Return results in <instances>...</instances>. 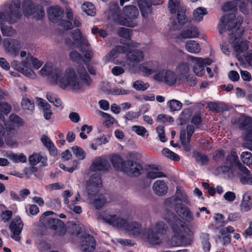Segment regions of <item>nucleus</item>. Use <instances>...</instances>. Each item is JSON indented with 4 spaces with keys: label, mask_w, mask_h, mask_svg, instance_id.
Returning <instances> with one entry per match:
<instances>
[{
    "label": "nucleus",
    "mask_w": 252,
    "mask_h": 252,
    "mask_svg": "<svg viewBox=\"0 0 252 252\" xmlns=\"http://www.w3.org/2000/svg\"><path fill=\"white\" fill-rule=\"evenodd\" d=\"M77 72L78 75L72 69L65 71L59 68L53 69L52 64L47 63L39 71V73L43 76L50 75V83L58 85L62 89L69 87L73 90H84L91 84V79L84 66H79Z\"/></svg>",
    "instance_id": "1"
},
{
    "label": "nucleus",
    "mask_w": 252,
    "mask_h": 252,
    "mask_svg": "<svg viewBox=\"0 0 252 252\" xmlns=\"http://www.w3.org/2000/svg\"><path fill=\"white\" fill-rule=\"evenodd\" d=\"M104 221L109 224L119 228L126 230L135 237L146 240L154 245L161 243V240L154 233L153 228L142 229L140 222L136 221L127 222V220L121 217L119 214H106L103 216Z\"/></svg>",
    "instance_id": "2"
},
{
    "label": "nucleus",
    "mask_w": 252,
    "mask_h": 252,
    "mask_svg": "<svg viewBox=\"0 0 252 252\" xmlns=\"http://www.w3.org/2000/svg\"><path fill=\"white\" fill-rule=\"evenodd\" d=\"M242 23L241 19L236 20L235 15L231 13L223 16L219 26V32L221 34L226 30L231 31L230 40L237 58L241 53L245 52L249 48V42L241 36L243 32V30L240 28Z\"/></svg>",
    "instance_id": "3"
},
{
    "label": "nucleus",
    "mask_w": 252,
    "mask_h": 252,
    "mask_svg": "<svg viewBox=\"0 0 252 252\" xmlns=\"http://www.w3.org/2000/svg\"><path fill=\"white\" fill-rule=\"evenodd\" d=\"M163 218L171 227L174 234L169 242L171 247L186 246L191 243L190 239L186 240L183 235L186 224L172 212L166 211L164 213Z\"/></svg>",
    "instance_id": "4"
},
{
    "label": "nucleus",
    "mask_w": 252,
    "mask_h": 252,
    "mask_svg": "<svg viewBox=\"0 0 252 252\" xmlns=\"http://www.w3.org/2000/svg\"><path fill=\"white\" fill-rule=\"evenodd\" d=\"M21 3L19 0L12 1L9 5L10 11L7 15L0 12V27L2 34L6 36L13 35L16 31L11 26L5 25L6 21L9 23H14L22 16L20 8Z\"/></svg>",
    "instance_id": "5"
},
{
    "label": "nucleus",
    "mask_w": 252,
    "mask_h": 252,
    "mask_svg": "<svg viewBox=\"0 0 252 252\" xmlns=\"http://www.w3.org/2000/svg\"><path fill=\"white\" fill-rule=\"evenodd\" d=\"M184 202L187 205H190V202L185 193L180 190H177L176 194L165 201L166 205L169 207H174L176 213L181 217L183 216L188 207L181 203Z\"/></svg>",
    "instance_id": "6"
},
{
    "label": "nucleus",
    "mask_w": 252,
    "mask_h": 252,
    "mask_svg": "<svg viewBox=\"0 0 252 252\" xmlns=\"http://www.w3.org/2000/svg\"><path fill=\"white\" fill-rule=\"evenodd\" d=\"M53 214L52 211H46L40 217V221L47 228H51L55 231V233L59 235H63L66 229L63 222L59 219L47 218Z\"/></svg>",
    "instance_id": "7"
},
{
    "label": "nucleus",
    "mask_w": 252,
    "mask_h": 252,
    "mask_svg": "<svg viewBox=\"0 0 252 252\" xmlns=\"http://www.w3.org/2000/svg\"><path fill=\"white\" fill-rule=\"evenodd\" d=\"M124 14L126 17L119 16L117 21L121 25L129 27H134L137 25L136 22L134 20L139 14L137 8L133 5H128L124 7Z\"/></svg>",
    "instance_id": "8"
},
{
    "label": "nucleus",
    "mask_w": 252,
    "mask_h": 252,
    "mask_svg": "<svg viewBox=\"0 0 252 252\" xmlns=\"http://www.w3.org/2000/svg\"><path fill=\"white\" fill-rule=\"evenodd\" d=\"M240 128L245 131L243 146L252 151V119L250 117L245 118L240 125Z\"/></svg>",
    "instance_id": "9"
},
{
    "label": "nucleus",
    "mask_w": 252,
    "mask_h": 252,
    "mask_svg": "<svg viewBox=\"0 0 252 252\" xmlns=\"http://www.w3.org/2000/svg\"><path fill=\"white\" fill-rule=\"evenodd\" d=\"M154 79L158 82H163L169 86L174 85L177 80L176 73L171 70H159L154 75Z\"/></svg>",
    "instance_id": "10"
},
{
    "label": "nucleus",
    "mask_w": 252,
    "mask_h": 252,
    "mask_svg": "<svg viewBox=\"0 0 252 252\" xmlns=\"http://www.w3.org/2000/svg\"><path fill=\"white\" fill-rule=\"evenodd\" d=\"M126 60L127 63H124L123 62H118L116 64H122L123 66H130L132 64H137L142 62L144 59V53L140 50H134L133 51H128L126 47Z\"/></svg>",
    "instance_id": "11"
},
{
    "label": "nucleus",
    "mask_w": 252,
    "mask_h": 252,
    "mask_svg": "<svg viewBox=\"0 0 252 252\" xmlns=\"http://www.w3.org/2000/svg\"><path fill=\"white\" fill-rule=\"evenodd\" d=\"M23 228V223L19 217H15L9 226L11 231V237L16 241L21 240L20 234Z\"/></svg>",
    "instance_id": "12"
},
{
    "label": "nucleus",
    "mask_w": 252,
    "mask_h": 252,
    "mask_svg": "<svg viewBox=\"0 0 252 252\" xmlns=\"http://www.w3.org/2000/svg\"><path fill=\"white\" fill-rule=\"evenodd\" d=\"M11 66L24 75L34 78L36 76L35 73L30 68H29V63L27 62L26 59L21 63L17 61H13L11 63Z\"/></svg>",
    "instance_id": "13"
},
{
    "label": "nucleus",
    "mask_w": 252,
    "mask_h": 252,
    "mask_svg": "<svg viewBox=\"0 0 252 252\" xmlns=\"http://www.w3.org/2000/svg\"><path fill=\"white\" fill-rule=\"evenodd\" d=\"M161 69V64L158 62H147L139 65L140 71L145 76H149L154 73H157Z\"/></svg>",
    "instance_id": "14"
},
{
    "label": "nucleus",
    "mask_w": 252,
    "mask_h": 252,
    "mask_svg": "<svg viewBox=\"0 0 252 252\" xmlns=\"http://www.w3.org/2000/svg\"><path fill=\"white\" fill-rule=\"evenodd\" d=\"M95 240L93 236L85 234L80 241V249L83 252H92L95 249Z\"/></svg>",
    "instance_id": "15"
},
{
    "label": "nucleus",
    "mask_w": 252,
    "mask_h": 252,
    "mask_svg": "<svg viewBox=\"0 0 252 252\" xmlns=\"http://www.w3.org/2000/svg\"><path fill=\"white\" fill-rule=\"evenodd\" d=\"M102 186L100 175L95 173L91 176L90 179V183L87 187L88 195L96 193L98 189Z\"/></svg>",
    "instance_id": "16"
},
{
    "label": "nucleus",
    "mask_w": 252,
    "mask_h": 252,
    "mask_svg": "<svg viewBox=\"0 0 252 252\" xmlns=\"http://www.w3.org/2000/svg\"><path fill=\"white\" fill-rule=\"evenodd\" d=\"M3 47L6 53L15 57L18 54L21 46L20 42L17 40L6 39L3 41Z\"/></svg>",
    "instance_id": "17"
},
{
    "label": "nucleus",
    "mask_w": 252,
    "mask_h": 252,
    "mask_svg": "<svg viewBox=\"0 0 252 252\" xmlns=\"http://www.w3.org/2000/svg\"><path fill=\"white\" fill-rule=\"evenodd\" d=\"M132 31L130 29L125 28H120L118 30L117 33L120 37L128 40L127 43H125L124 42L122 41H121V43L124 44H126L127 47H137L139 44L130 40L132 37Z\"/></svg>",
    "instance_id": "18"
},
{
    "label": "nucleus",
    "mask_w": 252,
    "mask_h": 252,
    "mask_svg": "<svg viewBox=\"0 0 252 252\" xmlns=\"http://www.w3.org/2000/svg\"><path fill=\"white\" fill-rule=\"evenodd\" d=\"M110 167V164L106 158L99 157L94 161L90 168L93 171H106Z\"/></svg>",
    "instance_id": "19"
},
{
    "label": "nucleus",
    "mask_w": 252,
    "mask_h": 252,
    "mask_svg": "<svg viewBox=\"0 0 252 252\" xmlns=\"http://www.w3.org/2000/svg\"><path fill=\"white\" fill-rule=\"evenodd\" d=\"M187 59L193 64V70L194 73L198 76H202L205 73L204 67L201 63V57L188 55Z\"/></svg>",
    "instance_id": "20"
},
{
    "label": "nucleus",
    "mask_w": 252,
    "mask_h": 252,
    "mask_svg": "<svg viewBox=\"0 0 252 252\" xmlns=\"http://www.w3.org/2000/svg\"><path fill=\"white\" fill-rule=\"evenodd\" d=\"M126 47L118 45L115 47L103 58L105 63H108L113 61L120 54L126 53Z\"/></svg>",
    "instance_id": "21"
},
{
    "label": "nucleus",
    "mask_w": 252,
    "mask_h": 252,
    "mask_svg": "<svg viewBox=\"0 0 252 252\" xmlns=\"http://www.w3.org/2000/svg\"><path fill=\"white\" fill-rule=\"evenodd\" d=\"M7 129V134L5 137L4 141L7 146L10 148H16L18 146L16 136L17 134V131L11 127Z\"/></svg>",
    "instance_id": "22"
},
{
    "label": "nucleus",
    "mask_w": 252,
    "mask_h": 252,
    "mask_svg": "<svg viewBox=\"0 0 252 252\" xmlns=\"http://www.w3.org/2000/svg\"><path fill=\"white\" fill-rule=\"evenodd\" d=\"M239 208L242 213H246L252 209V199L249 192H246L243 195Z\"/></svg>",
    "instance_id": "23"
},
{
    "label": "nucleus",
    "mask_w": 252,
    "mask_h": 252,
    "mask_svg": "<svg viewBox=\"0 0 252 252\" xmlns=\"http://www.w3.org/2000/svg\"><path fill=\"white\" fill-rule=\"evenodd\" d=\"M109 160L114 168L116 170L123 171L124 172L125 170H127V168H126V165H127L126 161L125 162L122 158L119 155H112L110 157Z\"/></svg>",
    "instance_id": "24"
},
{
    "label": "nucleus",
    "mask_w": 252,
    "mask_h": 252,
    "mask_svg": "<svg viewBox=\"0 0 252 252\" xmlns=\"http://www.w3.org/2000/svg\"><path fill=\"white\" fill-rule=\"evenodd\" d=\"M153 189L156 194L162 196L167 193L168 187L163 180H157L153 184Z\"/></svg>",
    "instance_id": "25"
},
{
    "label": "nucleus",
    "mask_w": 252,
    "mask_h": 252,
    "mask_svg": "<svg viewBox=\"0 0 252 252\" xmlns=\"http://www.w3.org/2000/svg\"><path fill=\"white\" fill-rule=\"evenodd\" d=\"M88 196L89 203L94 205L96 209L101 208L106 202V200L102 195L94 193L91 195H88Z\"/></svg>",
    "instance_id": "26"
},
{
    "label": "nucleus",
    "mask_w": 252,
    "mask_h": 252,
    "mask_svg": "<svg viewBox=\"0 0 252 252\" xmlns=\"http://www.w3.org/2000/svg\"><path fill=\"white\" fill-rule=\"evenodd\" d=\"M29 161L31 165H36L40 163L43 166L47 165V158L40 153H33L29 157Z\"/></svg>",
    "instance_id": "27"
},
{
    "label": "nucleus",
    "mask_w": 252,
    "mask_h": 252,
    "mask_svg": "<svg viewBox=\"0 0 252 252\" xmlns=\"http://www.w3.org/2000/svg\"><path fill=\"white\" fill-rule=\"evenodd\" d=\"M126 168L127 170H125V172L129 173L134 176H138L140 174V170L142 169V166L139 163L128 160L126 161Z\"/></svg>",
    "instance_id": "28"
},
{
    "label": "nucleus",
    "mask_w": 252,
    "mask_h": 252,
    "mask_svg": "<svg viewBox=\"0 0 252 252\" xmlns=\"http://www.w3.org/2000/svg\"><path fill=\"white\" fill-rule=\"evenodd\" d=\"M63 11L58 6H51L48 9L49 18L52 22H56L61 17Z\"/></svg>",
    "instance_id": "29"
},
{
    "label": "nucleus",
    "mask_w": 252,
    "mask_h": 252,
    "mask_svg": "<svg viewBox=\"0 0 252 252\" xmlns=\"http://www.w3.org/2000/svg\"><path fill=\"white\" fill-rule=\"evenodd\" d=\"M199 34V32L198 29L194 26H191L183 30L180 36L183 38H192L197 37Z\"/></svg>",
    "instance_id": "30"
},
{
    "label": "nucleus",
    "mask_w": 252,
    "mask_h": 252,
    "mask_svg": "<svg viewBox=\"0 0 252 252\" xmlns=\"http://www.w3.org/2000/svg\"><path fill=\"white\" fill-rule=\"evenodd\" d=\"M177 19L178 24H177L176 22H174L171 24L172 28L174 30L179 29L180 27L184 25L187 21L184 9H181L180 10H178L177 12Z\"/></svg>",
    "instance_id": "31"
},
{
    "label": "nucleus",
    "mask_w": 252,
    "mask_h": 252,
    "mask_svg": "<svg viewBox=\"0 0 252 252\" xmlns=\"http://www.w3.org/2000/svg\"><path fill=\"white\" fill-rule=\"evenodd\" d=\"M147 177L149 179H155L157 178L166 177V175L160 171L159 167L152 165L148 170Z\"/></svg>",
    "instance_id": "32"
},
{
    "label": "nucleus",
    "mask_w": 252,
    "mask_h": 252,
    "mask_svg": "<svg viewBox=\"0 0 252 252\" xmlns=\"http://www.w3.org/2000/svg\"><path fill=\"white\" fill-rule=\"evenodd\" d=\"M186 50L192 54H198L201 51V47L199 44L196 41L188 40L185 44Z\"/></svg>",
    "instance_id": "33"
},
{
    "label": "nucleus",
    "mask_w": 252,
    "mask_h": 252,
    "mask_svg": "<svg viewBox=\"0 0 252 252\" xmlns=\"http://www.w3.org/2000/svg\"><path fill=\"white\" fill-rule=\"evenodd\" d=\"M190 70L189 65L186 62L180 63L176 68V71L180 78H183L186 77Z\"/></svg>",
    "instance_id": "34"
},
{
    "label": "nucleus",
    "mask_w": 252,
    "mask_h": 252,
    "mask_svg": "<svg viewBox=\"0 0 252 252\" xmlns=\"http://www.w3.org/2000/svg\"><path fill=\"white\" fill-rule=\"evenodd\" d=\"M24 121L18 115L12 114L9 116V124L6 129L11 127L12 128H18L24 125Z\"/></svg>",
    "instance_id": "35"
},
{
    "label": "nucleus",
    "mask_w": 252,
    "mask_h": 252,
    "mask_svg": "<svg viewBox=\"0 0 252 252\" xmlns=\"http://www.w3.org/2000/svg\"><path fill=\"white\" fill-rule=\"evenodd\" d=\"M153 228L154 233L156 234L157 236L162 240L159 236V234H163L164 232L168 229L167 225L163 221H157L154 225H152L148 228Z\"/></svg>",
    "instance_id": "36"
},
{
    "label": "nucleus",
    "mask_w": 252,
    "mask_h": 252,
    "mask_svg": "<svg viewBox=\"0 0 252 252\" xmlns=\"http://www.w3.org/2000/svg\"><path fill=\"white\" fill-rule=\"evenodd\" d=\"M41 141L44 146L48 149L51 155L52 156L57 155V149L49 137L45 135H43Z\"/></svg>",
    "instance_id": "37"
},
{
    "label": "nucleus",
    "mask_w": 252,
    "mask_h": 252,
    "mask_svg": "<svg viewBox=\"0 0 252 252\" xmlns=\"http://www.w3.org/2000/svg\"><path fill=\"white\" fill-rule=\"evenodd\" d=\"M207 14V9L203 7L196 8L193 12L192 19L195 22H199L203 20L204 15Z\"/></svg>",
    "instance_id": "38"
},
{
    "label": "nucleus",
    "mask_w": 252,
    "mask_h": 252,
    "mask_svg": "<svg viewBox=\"0 0 252 252\" xmlns=\"http://www.w3.org/2000/svg\"><path fill=\"white\" fill-rule=\"evenodd\" d=\"M138 5L143 17H147L151 13L152 6L145 0L139 1Z\"/></svg>",
    "instance_id": "39"
},
{
    "label": "nucleus",
    "mask_w": 252,
    "mask_h": 252,
    "mask_svg": "<svg viewBox=\"0 0 252 252\" xmlns=\"http://www.w3.org/2000/svg\"><path fill=\"white\" fill-rule=\"evenodd\" d=\"M24 14L26 17L32 15L35 11L34 6L30 0H26L24 1Z\"/></svg>",
    "instance_id": "40"
},
{
    "label": "nucleus",
    "mask_w": 252,
    "mask_h": 252,
    "mask_svg": "<svg viewBox=\"0 0 252 252\" xmlns=\"http://www.w3.org/2000/svg\"><path fill=\"white\" fill-rule=\"evenodd\" d=\"M27 62L29 63V68H31V64L32 66L35 69H39L43 64V62L39 61L37 58L32 56L30 54H28L26 57Z\"/></svg>",
    "instance_id": "41"
},
{
    "label": "nucleus",
    "mask_w": 252,
    "mask_h": 252,
    "mask_svg": "<svg viewBox=\"0 0 252 252\" xmlns=\"http://www.w3.org/2000/svg\"><path fill=\"white\" fill-rule=\"evenodd\" d=\"M82 9L89 16H93L95 14L94 6L90 2H84L82 5Z\"/></svg>",
    "instance_id": "42"
},
{
    "label": "nucleus",
    "mask_w": 252,
    "mask_h": 252,
    "mask_svg": "<svg viewBox=\"0 0 252 252\" xmlns=\"http://www.w3.org/2000/svg\"><path fill=\"white\" fill-rule=\"evenodd\" d=\"M46 98L49 101L57 107L61 106L62 102L61 99L55 94L51 92H48L46 94Z\"/></svg>",
    "instance_id": "43"
},
{
    "label": "nucleus",
    "mask_w": 252,
    "mask_h": 252,
    "mask_svg": "<svg viewBox=\"0 0 252 252\" xmlns=\"http://www.w3.org/2000/svg\"><path fill=\"white\" fill-rule=\"evenodd\" d=\"M21 106L23 109L32 112L34 109V103L30 98L23 96L21 101Z\"/></svg>",
    "instance_id": "44"
},
{
    "label": "nucleus",
    "mask_w": 252,
    "mask_h": 252,
    "mask_svg": "<svg viewBox=\"0 0 252 252\" xmlns=\"http://www.w3.org/2000/svg\"><path fill=\"white\" fill-rule=\"evenodd\" d=\"M180 0H169L168 2V8L172 13H175L179 10L183 9L180 6Z\"/></svg>",
    "instance_id": "45"
},
{
    "label": "nucleus",
    "mask_w": 252,
    "mask_h": 252,
    "mask_svg": "<svg viewBox=\"0 0 252 252\" xmlns=\"http://www.w3.org/2000/svg\"><path fill=\"white\" fill-rule=\"evenodd\" d=\"M227 161L232 166H237L240 162L238 160V157L236 152L233 150L230 154L227 156Z\"/></svg>",
    "instance_id": "46"
},
{
    "label": "nucleus",
    "mask_w": 252,
    "mask_h": 252,
    "mask_svg": "<svg viewBox=\"0 0 252 252\" xmlns=\"http://www.w3.org/2000/svg\"><path fill=\"white\" fill-rule=\"evenodd\" d=\"M71 151L78 160H83L86 157V152L81 148L74 146L71 148Z\"/></svg>",
    "instance_id": "47"
},
{
    "label": "nucleus",
    "mask_w": 252,
    "mask_h": 252,
    "mask_svg": "<svg viewBox=\"0 0 252 252\" xmlns=\"http://www.w3.org/2000/svg\"><path fill=\"white\" fill-rule=\"evenodd\" d=\"M131 130L142 137H148L149 132L148 130L143 126H133L131 127Z\"/></svg>",
    "instance_id": "48"
},
{
    "label": "nucleus",
    "mask_w": 252,
    "mask_h": 252,
    "mask_svg": "<svg viewBox=\"0 0 252 252\" xmlns=\"http://www.w3.org/2000/svg\"><path fill=\"white\" fill-rule=\"evenodd\" d=\"M208 107L210 110L215 112H219L224 109V105L222 103L210 102L208 103Z\"/></svg>",
    "instance_id": "49"
},
{
    "label": "nucleus",
    "mask_w": 252,
    "mask_h": 252,
    "mask_svg": "<svg viewBox=\"0 0 252 252\" xmlns=\"http://www.w3.org/2000/svg\"><path fill=\"white\" fill-rule=\"evenodd\" d=\"M240 158L244 164L247 165L252 164V154L248 151L243 152L240 155Z\"/></svg>",
    "instance_id": "50"
},
{
    "label": "nucleus",
    "mask_w": 252,
    "mask_h": 252,
    "mask_svg": "<svg viewBox=\"0 0 252 252\" xmlns=\"http://www.w3.org/2000/svg\"><path fill=\"white\" fill-rule=\"evenodd\" d=\"M167 105L172 111H179L182 107V103L176 99L169 101L167 102Z\"/></svg>",
    "instance_id": "51"
},
{
    "label": "nucleus",
    "mask_w": 252,
    "mask_h": 252,
    "mask_svg": "<svg viewBox=\"0 0 252 252\" xmlns=\"http://www.w3.org/2000/svg\"><path fill=\"white\" fill-rule=\"evenodd\" d=\"M162 154L166 157L174 161H179L180 160L179 156L176 153L172 152L168 148H164L162 150Z\"/></svg>",
    "instance_id": "52"
},
{
    "label": "nucleus",
    "mask_w": 252,
    "mask_h": 252,
    "mask_svg": "<svg viewBox=\"0 0 252 252\" xmlns=\"http://www.w3.org/2000/svg\"><path fill=\"white\" fill-rule=\"evenodd\" d=\"M193 157L196 162L202 165L205 164L208 161V158L206 155L199 152L194 153Z\"/></svg>",
    "instance_id": "53"
},
{
    "label": "nucleus",
    "mask_w": 252,
    "mask_h": 252,
    "mask_svg": "<svg viewBox=\"0 0 252 252\" xmlns=\"http://www.w3.org/2000/svg\"><path fill=\"white\" fill-rule=\"evenodd\" d=\"M149 87L148 83H144L141 80H137L133 83V87L138 91H144Z\"/></svg>",
    "instance_id": "54"
},
{
    "label": "nucleus",
    "mask_w": 252,
    "mask_h": 252,
    "mask_svg": "<svg viewBox=\"0 0 252 252\" xmlns=\"http://www.w3.org/2000/svg\"><path fill=\"white\" fill-rule=\"evenodd\" d=\"M11 158V160L16 163L22 162L25 163L27 161L26 156L23 154L12 155L9 156Z\"/></svg>",
    "instance_id": "55"
},
{
    "label": "nucleus",
    "mask_w": 252,
    "mask_h": 252,
    "mask_svg": "<svg viewBox=\"0 0 252 252\" xmlns=\"http://www.w3.org/2000/svg\"><path fill=\"white\" fill-rule=\"evenodd\" d=\"M237 3L234 1L225 2L222 6V9L224 11H235Z\"/></svg>",
    "instance_id": "56"
},
{
    "label": "nucleus",
    "mask_w": 252,
    "mask_h": 252,
    "mask_svg": "<svg viewBox=\"0 0 252 252\" xmlns=\"http://www.w3.org/2000/svg\"><path fill=\"white\" fill-rule=\"evenodd\" d=\"M6 127L4 122H0V147H3L4 145L3 136L5 133Z\"/></svg>",
    "instance_id": "57"
},
{
    "label": "nucleus",
    "mask_w": 252,
    "mask_h": 252,
    "mask_svg": "<svg viewBox=\"0 0 252 252\" xmlns=\"http://www.w3.org/2000/svg\"><path fill=\"white\" fill-rule=\"evenodd\" d=\"M156 130L159 140L162 142H166L167 139L165 135L164 127L162 126H158Z\"/></svg>",
    "instance_id": "58"
},
{
    "label": "nucleus",
    "mask_w": 252,
    "mask_h": 252,
    "mask_svg": "<svg viewBox=\"0 0 252 252\" xmlns=\"http://www.w3.org/2000/svg\"><path fill=\"white\" fill-rule=\"evenodd\" d=\"M71 36L74 41L78 44L83 36L80 31L78 29L72 31L70 33Z\"/></svg>",
    "instance_id": "59"
},
{
    "label": "nucleus",
    "mask_w": 252,
    "mask_h": 252,
    "mask_svg": "<svg viewBox=\"0 0 252 252\" xmlns=\"http://www.w3.org/2000/svg\"><path fill=\"white\" fill-rule=\"evenodd\" d=\"M111 94L115 95L118 94H128L130 93V91L128 89L115 88L111 90Z\"/></svg>",
    "instance_id": "60"
},
{
    "label": "nucleus",
    "mask_w": 252,
    "mask_h": 252,
    "mask_svg": "<svg viewBox=\"0 0 252 252\" xmlns=\"http://www.w3.org/2000/svg\"><path fill=\"white\" fill-rule=\"evenodd\" d=\"M101 116L105 119L104 124L106 126H109L112 125L114 122V119L109 114L101 112Z\"/></svg>",
    "instance_id": "61"
},
{
    "label": "nucleus",
    "mask_w": 252,
    "mask_h": 252,
    "mask_svg": "<svg viewBox=\"0 0 252 252\" xmlns=\"http://www.w3.org/2000/svg\"><path fill=\"white\" fill-rule=\"evenodd\" d=\"M0 110L4 114H7L11 110V106L7 102H0Z\"/></svg>",
    "instance_id": "62"
},
{
    "label": "nucleus",
    "mask_w": 252,
    "mask_h": 252,
    "mask_svg": "<svg viewBox=\"0 0 252 252\" xmlns=\"http://www.w3.org/2000/svg\"><path fill=\"white\" fill-rule=\"evenodd\" d=\"M240 182L243 184H252V174L250 173L247 175L240 177Z\"/></svg>",
    "instance_id": "63"
},
{
    "label": "nucleus",
    "mask_w": 252,
    "mask_h": 252,
    "mask_svg": "<svg viewBox=\"0 0 252 252\" xmlns=\"http://www.w3.org/2000/svg\"><path fill=\"white\" fill-rule=\"evenodd\" d=\"M223 198L226 201L232 202L235 200L236 195L234 192L228 191L224 194Z\"/></svg>",
    "instance_id": "64"
}]
</instances>
